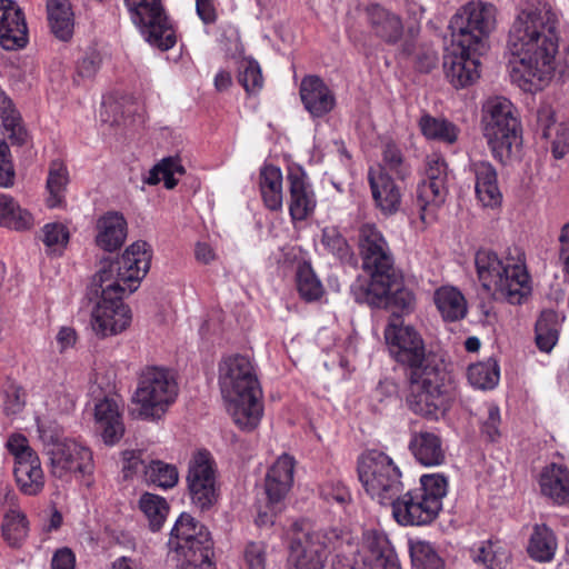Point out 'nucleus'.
I'll use <instances>...</instances> for the list:
<instances>
[{
  "label": "nucleus",
  "mask_w": 569,
  "mask_h": 569,
  "mask_svg": "<svg viewBox=\"0 0 569 569\" xmlns=\"http://www.w3.org/2000/svg\"><path fill=\"white\" fill-rule=\"evenodd\" d=\"M558 17L547 3L522 9L508 37V49L518 66L511 76L525 91L541 90L556 70Z\"/></svg>",
  "instance_id": "1"
},
{
  "label": "nucleus",
  "mask_w": 569,
  "mask_h": 569,
  "mask_svg": "<svg viewBox=\"0 0 569 569\" xmlns=\"http://www.w3.org/2000/svg\"><path fill=\"white\" fill-rule=\"evenodd\" d=\"M385 339L391 357L409 368V408L422 417L438 419L448 408L450 375L442 365L426 357L421 336L413 327L403 326L399 317L386 327Z\"/></svg>",
  "instance_id": "2"
},
{
  "label": "nucleus",
  "mask_w": 569,
  "mask_h": 569,
  "mask_svg": "<svg viewBox=\"0 0 569 569\" xmlns=\"http://www.w3.org/2000/svg\"><path fill=\"white\" fill-rule=\"evenodd\" d=\"M219 383L227 410L242 430L251 431L260 422L262 390L251 360L242 355L226 357L219 365Z\"/></svg>",
  "instance_id": "3"
},
{
  "label": "nucleus",
  "mask_w": 569,
  "mask_h": 569,
  "mask_svg": "<svg viewBox=\"0 0 569 569\" xmlns=\"http://www.w3.org/2000/svg\"><path fill=\"white\" fill-rule=\"evenodd\" d=\"M289 535V561L296 569H325L331 551L339 557L358 550L350 532L321 529L307 519L293 521Z\"/></svg>",
  "instance_id": "4"
},
{
  "label": "nucleus",
  "mask_w": 569,
  "mask_h": 569,
  "mask_svg": "<svg viewBox=\"0 0 569 569\" xmlns=\"http://www.w3.org/2000/svg\"><path fill=\"white\" fill-rule=\"evenodd\" d=\"M475 266L482 288L495 299L522 305L531 296L530 276L521 259L502 261L496 252L480 249Z\"/></svg>",
  "instance_id": "5"
},
{
  "label": "nucleus",
  "mask_w": 569,
  "mask_h": 569,
  "mask_svg": "<svg viewBox=\"0 0 569 569\" xmlns=\"http://www.w3.org/2000/svg\"><path fill=\"white\" fill-rule=\"evenodd\" d=\"M480 129L491 156L506 166L518 157L522 126L518 109L505 97L489 98L481 109Z\"/></svg>",
  "instance_id": "6"
},
{
  "label": "nucleus",
  "mask_w": 569,
  "mask_h": 569,
  "mask_svg": "<svg viewBox=\"0 0 569 569\" xmlns=\"http://www.w3.org/2000/svg\"><path fill=\"white\" fill-rule=\"evenodd\" d=\"M448 492V479L442 473L422 475L419 487L399 495L391 505L392 516L401 526H427L442 510Z\"/></svg>",
  "instance_id": "7"
},
{
  "label": "nucleus",
  "mask_w": 569,
  "mask_h": 569,
  "mask_svg": "<svg viewBox=\"0 0 569 569\" xmlns=\"http://www.w3.org/2000/svg\"><path fill=\"white\" fill-rule=\"evenodd\" d=\"M357 472L366 493L382 506H390L403 491L401 471L386 452L370 449L357 461Z\"/></svg>",
  "instance_id": "8"
},
{
  "label": "nucleus",
  "mask_w": 569,
  "mask_h": 569,
  "mask_svg": "<svg viewBox=\"0 0 569 569\" xmlns=\"http://www.w3.org/2000/svg\"><path fill=\"white\" fill-rule=\"evenodd\" d=\"M152 258L151 247L142 240L130 244L122 256L114 261L102 260L94 274V283L118 282L130 293L138 289L140 281L147 276Z\"/></svg>",
  "instance_id": "9"
},
{
  "label": "nucleus",
  "mask_w": 569,
  "mask_h": 569,
  "mask_svg": "<svg viewBox=\"0 0 569 569\" xmlns=\"http://www.w3.org/2000/svg\"><path fill=\"white\" fill-rule=\"evenodd\" d=\"M496 7L477 1L463 6L450 20L452 43L465 48L485 50V40L496 28Z\"/></svg>",
  "instance_id": "10"
},
{
  "label": "nucleus",
  "mask_w": 569,
  "mask_h": 569,
  "mask_svg": "<svg viewBox=\"0 0 569 569\" xmlns=\"http://www.w3.org/2000/svg\"><path fill=\"white\" fill-rule=\"evenodd\" d=\"M178 396L174 375L161 367H147L140 375L138 388L133 395L139 405L141 418H156L164 413Z\"/></svg>",
  "instance_id": "11"
},
{
  "label": "nucleus",
  "mask_w": 569,
  "mask_h": 569,
  "mask_svg": "<svg viewBox=\"0 0 569 569\" xmlns=\"http://www.w3.org/2000/svg\"><path fill=\"white\" fill-rule=\"evenodd\" d=\"M39 432L53 477L62 479L71 473H78L82 477L93 475V455L88 447L71 439H60L52 432L43 430L40 426Z\"/></svg>",
  "instance_id": "12"
},
{
  "label": "nucleus",
  "mask_w": 569,
  "mask_h": 569,
  "mask_svg": "<svg viewBox=\"0 0 569 569\" xmlns=\"http://www.w3.org/2000/svg\"><path fill=\"white\" fill-rule=\"evenodd\" d=\"M92 288L100 295L91 311V328L96 336L107 338L126 330L132 318L130 308L122 300L126 288L119 287L118 282L94 283V279Z\"/></svg>",
  "instance_id": "13"
},
{
  "label": "nucleus",
  "mask_w": 569,
  "mask_h": 569,
  "mask_svg": "<svg viewBox=\"0 0 569 569\" xmlns=\"http://www.w3.org/2000/svg\"><path fill=\"white\" fill-rule=\"evenodd\" d=\"M359 254L362 268L369 273L370 280H362L366 284L377 286L382 279H392L395 258L382 232L371 223H366L359 229Z\"/></svg>",
  "instance_id": "14"
},
{
  "label": "nucleus",
  "mask_w": 569,
  "mask_h": 569,
  "mask_svg": "<svg viewBox=\"0 0 569 569\" xmlns=\"http://www.w3.org/2000/svg\"><path fill=\"white\" fill-rule=\"evenodd\" d=\"M448 171L443 158L432 154L427 157L425 179L418 184L413 199V210L423 223L435 219L437 209L448 194Z\"/></svg>",
  "instance_id": "15"
},
{
  "label": "nucleus",
  "mask_w": 569,
  "mask_h": 569,
  "mask_svg": "<svg viewBox=\"0 0 569 569\" xmlns=\"http://www.w3.org/2000/svg\"><path fill=\"white\" fill-rule=\"evenodd\" d=\"M131 19L141 30L146 40L168 50L176 44V36L161 4V0H124Z\"/></svg>",
  "instance_id": "16"
},
{
  "label": "nucleus",
  "mask_w": 569,
  "mask_h": 569,
  "mask_svg": "<svg viewBox=\"0 0 569 569\" xmlns=\"http://www.w3.org/2000/svg\"><path fill=\"white\" fill-rule=\"evenodd\" d=\"M187 489L192 505L201 511L209 510L217 503L219 497L217 470L209 451L200 450L190 459Z\"/></svg>",
  "instance_id": "17"
},
{
  "label": "nucleus",
  "mask_w": 569,
  "mask_h": 569,
  "mask_svg": "<svg viewBox=\"0 0 569 569\" xmlns=\"http://www.w3.org/2000/svg\"><path fill=\"white\" fill-rule=\"evenodd\" d=\"M168 545L183 559H208L213 543L207 528L189 513H181L171 529Z\"/></svg>",
  "instance_id": "18"
},
{
  "label": "nucleus",
  "mask_w": 569,
  "mask_h": 569,
  "mask_svg": "<svg viewBox=\"0 0 569 569\" xmlns=\"http://www.w3.org/2000/svg\"><path fill=\"white\" fill-rule=\"evenodd\" d=\"M397 274L392 279L381 280L377 286L366 284L363 281H355L351 286V295L356 302L366 303L376 308L392 309L397 311H409L415 302L413 295L405 289L392 290Z\"/></svg>",
  "instance_id": "19"
},
{
  "label": "nucleus",
  "mask_w": 569,
  "mask_h": 569,
  "mask_svg": "<svg viewBox=\"0 0 569 569\" xmlns=\"http://www.w3.org/2000/svg\"><path fill=\"white\" fill-rule=\"evenodd\" d=\"M485 50L455 46L452 42L443 57V68L449 81L457 88L467 87L479 78L478 60L475 54H481Z\"/></svg>",
  "instance_id": "20"
},
{
  "label": "nucleus",
  "mask_w": 569,
  "mask_h": 569,
  "mask_svg": "<svg viewBox=\"0 0 569 569\" xmlns=\"http://www.w3.org/2000/svg\"><path fill=\"white\" fill-rule=\"evenodd\" d=\"M28 43V27L22 9L13 0H0V44L4 50L22 49Z\"/></svg>",
  "instance_id": "21"
},
{
  "label": "nucleus",
  "mask_w": 569,
  "mask_h": 569,
  "mask_svg": "<svg viewBox=\"0 0 569 569\" xmlns=\"http://www.w3.org/2000/svg\"><path fill=\"white\" fill-rule=\"evenodd\" d=\"M296 461L284 453L269 468L264 479V492L270 506L283 505L293 485Z\"/></svg>",
  "instance_id": "22"
},
{
  "label": "nucleus",
  "mask_w": 569,
  "mask_h": 569,
  "mask_svg": "<svg viewBox=\"0 0 569 569\" xmlns=\"http://www.w3.org/2000/svg\"><path fill=\"white\" fill-rule=\"evenodd\" d=\"M289 184V212L292 220H306L317 204L315 192L307 181V176L301 168H290L287 174Z\"/></svg>",
  "instance_id": "23"
},
{
  "label": "nucleus",
  "mask_w": 569,
  "mask_h": 569,
  "mask_svg": "<svg viewBox=\"0 0 569 569\" xmlns=\"http://www.w3.org/2000/svg\"><path fill=\"white\" fill-rule=\"evenodd\" d=\"M372 199L376 207L385 216H392L400 209L401 191L392 178L381 168H370L368 171Z\"/></svg>",
  "instance_id": "24"
},
{
  "label": "nucleus",
  "mask_w": 569,
  "mask_h": 569,
  "mask_svg": "<svg viewBox=\"0 0 569 569\" xmlns=\"http://www.w3.org/2000/svg\"><path fill=\"white\" fill-rule=\"evenodd\" d=\"M300 98L306 110L315 118L328 114L336 106L333 92L318 76H307L301 80Z\"/></svg>",
  "instance_id": "25"
},
{
  "label": "nucleus",
  "mask_w": 569,
  "mask_h": 569,
  "mask_svg": "<svg viewBox=\"0 0 569 569\" xmlns=\"http://www.w3.org/2000/svg\"><path fill=\"white\" fill-rule=\"evenodd\" d=\"M470 172L475 177L477 199L483 207L496 208L501 204L502 193L498 186V173L491 162L486 160L471 161Z\"/></svg>",
  "instance_id": "26"
},
{
  "label": "nucleus",
  "mask_w": 569,
  "mask_h": 569,
  "mask_svg": "<svg viewBox=\"0 0 569 569\" xmlns=\"http://www.w3.org/2000/svg\"><path fill=\"white\" fill-rule=\"evenodd\" d=\"M96 430L108 446L116 445L124 433V425L114 399L104 398L94 407Z\"/></svg>",
  "instance_id": "27"
},
{
  "label": "nucleus",
  "mask_w": 569,
  "mask_h": 569,
  "mask_svg": "<svg viewBox=\"0 0 569 569\" xmlns=\"http://www.w3.org/2000/svg\"><path fill=\"white\" fill-rule=\"evenodd\" d=\"M128 223L123 214L109 211L97 221L96 243L104 251L118 250L126 241Z\"/></svg>",
  "instance_id": "28"
},
{
  "label": "nucleus",
  "mask_w": 569,
  "mask_h": 569,
  "mask_svg": "<svg viewBox=\"0 0 569 569\" xmlns=\"http://www.w3.org/2000/svg\"><path fill=\"white\" fill-rule=\"evenodd\" d=\"M369 26L376 37L388 44H396L403 34V24L399 16L379 4L366 9Z\"/></svg>",
  "instance_id": "29"
},
{
  "label": "nucleus",
  "mask_w": 569,
  "mask_h": 569,
  "mask_svg": "<svg viewBox=\"0 0 569 569\" xmlns=\"http://www.w3.org/2000/svg\"><path fill=\"white\" fill-rule=\"evenodd\" d=\"M539 487L543 497L556 505L569 503V470L557 463L546 466L539 476Z\"/></svg>",
  "instance_id": "30"
},
{
  "label": "nucleus",
  "mask_w": 569,
  "mask_h": 569,
  "mask_svg": "<svg viewBox=\"0 0 569 569\" xmlns=\"http://www.w3.org/2000/svg\"><path fill=\"white\" fill-rule=\"evenodd\" d=\"M409 450L416 460L425 467L441 466L446 461L442 441L433 432H415L409 442Z\"/></svg>",
  "instance_id": "31"
},
{
  "label": "nucleus",
  "mask_w": 569,
  "mask_h": 569,
  "mask_svg": "<svg viewBox=\"0 0 569 569\" xmlns=\"http://www.w3.org/2000/svg\"><path fill=\"white\" fill-rule=\"evenodd\" d=\"M363 543L373 569H401L398 556L383 533L369 530L363 535Z\"/></svg>",
  "instance_id": "32"
},
{
  "label": "nucleus",
  "mask_w": 569,
  "mask_h": 569,
  "mask_svg": "<svg viewBox=\"0 0 569 569\" xmlns=\"http://www.w3.org/2000/svg\"><path fill=\"white\" fill-rule=\"evenodd\" d=\"M13 475L19 490L26 496H37L44 488V473L38 455L14 463Z\"/></svg>",
  "instance_id": "33"
},
{
  "label": "nucleus",
  "mask_w": 569,
  "mask_h": 569,
  "mask_svg": "<svg viewBox=\"0 0 569 569\" xmlns=\"http://www.w3.org/2000/svg\"><path fill=\"white\" fill-rule=\"evenodd\" d=\"M0 119L7 138L13 146H23L29 139L20 112L12 100L0 89Z\"/></svg>",
  "instance_id": "34"
},
{
  "label": "nucleus",
  "mask_w": 569,
  "mask_h": 569,
  "mask_svg": "<svg viewBox=\"0 0 569 569\" xmlns=\"http://www.w3.org/2000/svg\"><path fill=\"white\" fill-rule=\"evenodd\" d=\"M557 548L558 541L552 529L546 523H536L527 546L530 558L539 562H549L553 559Z\"/></svg>",
  "instance_id": "35"
},
{
  "label": "nucleus",
  "mask_w": 569,
  "mask_h": 569,
  "mask_svg": "<svg viewBox=\"0 0 569 569\" xmlns=\"http://www.w3.org/2000/svg\"><path fill=\"white\" fill-rule=\"evenodd\" d=\"M259 187L266 207L272 211L282 208V172L280 168L266 164L259 173Z\"/></svg>",
  "instance_id": "36"
},
{
  "label": "nucleus",
  "mask_w": 569,
  "mask_h": 569,
  "mask_svg": "<svg viewBox=\"0 0 569 569\" xmlns=\"http://www.w3.org/2000/svg\"><path fill=\"white\" fill-rule=\"evenodd\" d=\"M47 11L52 33L62 41L69 40L74 26L69 0H48Z\"/></svg>",
  "instance_id": "37"
},
{
  "label": "nucleus",
  "mask_w": 569,
  "mask_h": 569,
  "mask_svg": "<svg viewBox=\"0 0 569 569\" xmlns=\"http://www.w3.org/2000/svg\"><path fill=\"white\" fill-rule=\"evenodd\" d=\"M565 317L552 309L541 311L536 322V345L542 352H550L559 338V327Z\"/></svg>",
  "instance_id": "38"
},
{
  "label": "nucleus",
  "mask_w": 569,
  "mask_h": 569,
  "mask_svg": "<svg viewBox=\"0 0 569 569\" xmlns=\"http://www.w3.org/2000/svg\"><path fill=\"white\" fill-rule=\"evenodd\" d=\"M437 309L447 321H457L467 315L463 295L453 287H441L435 292Z\"/></svg>",
  "instance_id": "39"
},
{
  "label": "nucleus",
  "mask_w": 569,
  "mask_h": 569,
  "mask_svg": "<svg viewBox=\"0 0 569 569\" xmlns=\"http://www.w3.org/2000/svg\"><path fill=\"white\" fill-rule=\"evenodd\" d=\"M33 224V218L30 212L22 209L19 203L9 194L0 193V226L14 229L27 230Z\"/></svg>",
  "instance_id": "40"
},
{
  "label": "nucleus",
  "mask_w": 569,
  "mask_h": 569,
  "mask_svg": "<svg viewBox=\"0 0 569 569\" xmlns=\"http://www.w3.org/2000/svg\"><path fill=\"white\" fill-rule=\"evenodd\" d=\"M409 552L415 569H443L445 560L432 543L426 540L410 539Z\"/></svg>",
  "instance_id": "41"
},
{
  "label": "nucleus",
  "mask_w": 569,
  "mask_h": 569,
  "mask_svg": "<svg viewBox=\"0 0 569 569\" xmlns=\"http://www.w3.org/2000/svg\"><path fill=\"white\" fill-rule=\"evenodd\" d=\"M421 132L427 139L442 141L452 144L457 141L458 127L445 118H435L425 114L419 120Z\"/></svg>",
  "instance_id": "42"
},
{
  "label": "nucleus",
  "mask_w": 569,
  "mask_h": 569,
  "mask_svg": "<svg viewBox=\"0 0 569 569\" xmlns=\"http://www.w3.org/2000/svg\"><path fill=\"white\" fill-rule=\"evenodd\" d=\"M69 182L67 167L59 160L51 162L47 179L49 197L47 203L50 208H57L64 201V192Z\"/></svg>",
  "instance_id": "43"
},
{
  "label": "nucleus",
  "mask_w": 569,
  "mask_h": 569,
  "mask_svg": "<svg viewBox=\"0 0 569 569\" xmlns=\"http://www.w3.org/2000/svg\"><path fill=\"white\" fill-rule=\"evenodd\" d=\"M467 377L470 385L477 389H493L500 378L499 366L491 358L487 361L472 363L468 367Z\"/></svg>",
  "instance_id": "44"
},
{
  "label": "nucleus",
  "mask_w": 569,
  "mask_h": 569,
  "mask_svg": "<svg viewBox=\"0 0 569 569\" xmlns=\"http://www.w3.org/2000/svg\"><path fill=\"white\" fill-rule=\"evenodd\" d=\"M139 508L148 519L149 528L152 531L160 530L169 512L167 500L158 495L144 492L139 499Z\"/></svg>",
  "instance_id": "45"
},
{
  "label": "nucleus",
  "mask_w": 569,
  "mask_h": 569,
  "mask_svg": "<svg viewBox=\"0 0 569 569\" xmlns=\"http://www.w3.org/2000/svg\"><path fill=\"white\" fill-rule=\"evenodd\" d=\"M1 531L4 541L11 548H21L29 533V521L26 513L3 515Z\"/></svg>",
  "instance_id": "46"
},
{
  "label": "nucleus",
  "mask_w": 569,
  "mask_h": 569,
  "mask_svg": "<svg viewBox=\"0 0 569 569\" xmlns=\"http://www.w3.org/2000/svg\"><path fill=\"white\" fill-rule=\"evenodd\" d=\"M144 481L162 489H171L179 481V472L174 465L162 460H151L144 467Z\"/></svg>",
  "instance_id": "47"
},
{
  "label": "nucleus",
  "mask_w": 569,
  "mask_h": 569,
  "mask_svg": "<svg viewBox=\"0 0 569 569\" xmlns=\"http://www.w3.org/2000/svg\"><path fill=\"white\" fill-rule=\"evenodd\" d=\"M174 173H184V168L180 163V160L172 157L164 158L149 171V176L144 181L150 186H154L163 180L164 187L167 189H172L178 183L173 178Z\"/></svg>",
  "instance_id": "48"
},
{
  "label": "nucleus",
  "mask_w": 569,
  "mask_h": 569,
  "mask_svg": "<svg viewBox=\"0 0 569 569\" xmlns=\"http://www.w3.org/2000/svg\"><path fill=\"white\" fill-rule=\"evenodd\" d=\"M297 288L302 299L306 301H316L325 292L320 280L309 263H302L297 271Z\"/></svg>",
  "instance_id": "49"
},
{
  "label": "nucleus",
  "mask_w": 569,
  "mask_h": 569,
  "mask_svg": "<svg viewBox=\"0 0 569 569\" xmlns=\"http://www.w3.org/2000/svg\"><path fill=\"white\" fill-rule=\"evenodd\" d=\"M509 558V552L491 540L482 542L473 556L475 561L481 562L489 569H506Z\"/></svg>",
  "instance_id": "50"
},
{
  "label": "nucleus",
  "mask_w": 569,
  "mask_h": 569,
  "mask_svg": "<svg viewBox=\"0 0 569 569\" xmlns=\"http://www.w3.org/2000/svg\"><path fill=\"white\" fill-rule=\"evenodd\" d=\"M321 243L340 261L348 262L352 260V252L347 240L335 228L322 230Z\"/></svg>",
  "instance_id": "51"
},
{
  "label": "nucleus",
  "mask_w": 569,
  "mask_h": 569,
  "mask_svg": "<svg viewBox=\"0 0 569 569\" xmlns=\"http://www.w3.org/2000/svg\"><path fill=\"white\" fill-rule=\"evenodd\" d=\"M239 82L247 92H257L262 88L263 77L259 63L253 59H244L239 67Z\"/></svg>",
  "instance_id": "52"
},
{
  "label": "nucleus",
  "mask_w": 569,
  "mask_h": 569,
  "mask_svg": "<svg viewBox=\"0 0 569 569\" xmlns=\"http://www.w3.org/2000/svg\"><path fill=\"white\" fill-rule=\"evenodd\" d=\"M377 168L395 172L399 178L405 179L409 170L403 164V157L400 149L392 142L385 144L382 150V164Z\"/></svg>",
  "instance_id": "53"
},
{
  "label": "nucleus",
  "mask_w": 569,
  "mask_h": 569,
  "mask_svg": "<svg viewBox=\"0 0 569 569\" xmlns=\"http://www.w3.org/2000/svg\"><path fill=\"white\" fill-rule=\"evenodd\" d=\"M42 241L51 251H60L68 244L69 231L62 223H47L42 228Z\"/></svg>",
  "instance_id": "54"
},
{
  "label": "nucleus",
  "mask_w": 569,
  "mask_h": 569,
  "mask_svg": "<svg viewBox=\"0 0 569 569\" xmlns=\"http://www.w3.org/2000/svg\"><path fill=\"white\" fill-rule=\"evenodd\" d=\"M14 168L8 143L0 140V187L10 188L14 183Z\"/></svg>",
  "instance_id": "55"
},
{
  "label": "nucleus",
  "mask_w": 569,
  "mask_h": 569,
  "mask_svg": "<svg viewBox=\"0 0 569 569\" xmlns=\"http://www.w3.org/2000/svg\"><path fill=\"white\" fill-rule=\"evenodd\" d=\"M7 448L14 456V463L37 456V452L29 446L27 438L20 433L9 437Z\"/></svg>",
  "instance_id": "56"
},
{
  "label": "nucleus",
  "mask_w": 569,
  "mask_h": 569,
  "mask_svg": "<svg viewBox=\"0 0 569 569\" xmlns=\"http://www.w3.org/2000/svg\"><path fill=\"white\" fill-rule=\"evenodd\" d=\"M243 558L248 569H264L267 560L266 545L263 542L248 543Z\"/></svg>",
  "instance_id": "57"
},
{
  "label": "nucleus",
  "mask_w": 569,
  "mask_h": 569,
  "mask_svg": "<svg viewBox=\"0 0 569 569\" xmlns=\"http://www.w3.org/2000/svg\"><path fill=\"white\" fill-rule=\"evenodd\" d=\"M146 463L141 459V452L136 450H126L122 452V472L126 479L133 477L138 472L144 475Z\"/></svg>",
  "instance_id": "58"
},
{
  "label": "nucleus",
  "mask_w": 569,
  "mask_h": 569,
  "mask_svg": "<svg viewBox=\"0 0 569 569\" xmlns=\"http://www.w3.org/2000/svg\"><path fill=\"white\" fill-rule=\"evenodd\" d=\"M3 412L7 416H14L22 411L24 407L23 395L21 389L16 386H10L3 392Z\"/></svg>",
  "instance_id": "59"
},
{
  "label": "nucleus",
  "mask_w": 569,
  "mask_h": 569,
  "mask_svg": "<svg viewBox=\"0 0 569 569\" xmlns=\"http://www.w3.org/2000/svg\"><path fill=\"white\" fill-rule=\"evenodd\" d=\"M550 140L553 157L561 159L569 150V129L562 123H558Z\"/></svg>",
  "instance_id": "60"
},
{
  "label": "nucleus",
  "mask_w": 569,
  "mask_h": 569,
  "mask_svg": "<svg viewBox=\"0 0 569 569\" xmlns=\"http://www.w3.org/2000/svg\"><path fill=\"white\" fill-rule=\"evenodd\" d=\"M500 411L495 405L487 408V418L481 423V431L490 441H496L499 436Z\"/></svg>",
  "instance_id": "61"
},
{
  "label": "nucleus",
  "mask_w": 569,
  "mask_h": 569,
  "mask_svg": "<svg viewBox=\"0 0 569 569\" xmlns=\"http://www.w3.org/2000/svg\"><path fill=\"white\" fill-rule=\"evenodd\" d=\"M537 122L542 130L545 139L552 138L555 127L558 124L555 121V112L549 104H541L537 111Z\"/></svg>",
  "instance_id": "62"
},
{
  "label": "nucleus",
  "mask_w": 569,
  "mask_h": 569,
  "mask_svg": "<svg viewBox=\"0 0 569 569\" xmlns=\"http://www.w3.org/2000/svg\"><path fill=\"white\" fill-rule=\"evenodd\" d=\"M101 64V57L98 52L92 51L83 57L78 63V74L82 78L93 77Z\"/></svg>",
  "instance_id": "63"
},
{
  "label": "nucleus",
  "mask_w": 569,
  "mask_h": 569,
  "mask_svg": "<svg viewBox=\"0 0 569 569\" xmlns=\"http://www.w3.org/2000/svg\"><path fill=\"white\" fill-rule=\"evenodd\" d=\"M76 556L71 549L63 547L58 549L52 557V569H74Z\"/></svg>",
  "instance_id": "64"
}]
</instances>
